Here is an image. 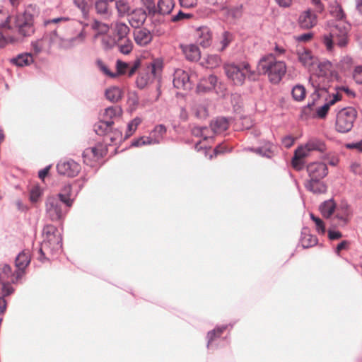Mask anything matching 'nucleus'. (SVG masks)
Segmentation results:
<instances>
[{"instance_id":"f257e3e1","label":"nucleus","mask_w":362,"mask_h":362,"mask_svg":"<svg viewBox=\"0 0 362 362\" xmlns=\"http://www.w3.org/2000/svg\"><path fill=\"white\" fill-rule=\"evenodd\" d=\"M62 238L58 229L53 225H47L42 230V241L39 250V259H48L46 255H53L62 249Z\"/></svg>"},{"instance_id":"f03ea898","label":"nucleus","mask_w":362,"mask_h":362,"mask_svg":"<svg viewBox=\"0 0 362 362\" xmlns=\"http://www.w3.org/2000/svg\"><path fill=\"white\" fill-rule=\"evenodd\" d=\"M257 69L260 73L267 74L269 80L273 83H278L286 72L285 62L277 60L272 54L262 57Z\"/></svg>"},{"instance_id":"7ed1b4c3","label":"nucleus","mask_w":362,"mask_h":362,"mask_svg":"<svg viewBox=\"0 0 362 362\" xmlns=\"http://www.w3.org/2000/svg\"><path fill=\"white\" fill-rule=\"evenodd\" d=\"M21 252L16 258L15 265L17 270L14 274H11V267L8 264L0 265V284H2V293L4 296H8L13 292V288L9 283L16 284L21 278L23 274V260L21 259Z\"/></svg>"},{"instance_id":"20e7f679","label":"nucleus","mask_w":362,"mask_h":362,"mask_svg":"<svg viewBox=\"0 0 362 362\" xmlns=\"http://www.w3.org/2000/svg\"><path fill=\"white\" fill-rule=\"evenodd\" d=\"M72 203V199L62 194L49 197L45 204L47 216L52 221H59L65 216Z\"/></svg>"},{"instance_id":"39448f33","label":"nucleus","mask_w":362,"mask_h":362,"mask_svg":"<svg viewBox=\"0 0 362 362\" xmlns=\"http://www.w3.org/2000/svg\"><path fill=\"white\" fill-rule=\"evenodd\" d=\"M332 64L329 61L319 63L317 73L310 78V83L314 88L313 97L319 98L327 93L329 76L332 72Z\"/></svg>"},{"instance_id":"423d86ee","label":"nucleus","mask_w":362,"mask_h":362,"mask_svg":"<svg viewBox=\"0 0 362 362\" xmlns=\"http://www.w3.org/2000/svg\"><path fill=\"white\" fill-rule=\"evenodd\" d=\"M223 69L228 78L236 86L243 85L246 78L255 80L257 76L255 73L251 70L247 62H242L238 64H226Z\"/></svg>"},{"instance_id":"0eeeda50","label":"nucleus","mask_w":362,"mask_h":362,"mask_svg":"<svg viewBox=\"0 0 362 362\" xmlns=\"http://www.w3.org/2000/svg\"><path fill=\"white\" fill-rule=\"evenodd\" d=\"M329 34L324 37V44L327 49L331 51L333 48L334 42L338 46L343 47L348 42V31L349 25L346 21H340L337 23L329 26Z\"/></svg>"},{"instance_id":"6e6552de","label":"nucleus","mask_w":362,"mask_h":362,"mask_svg":"<svg viewBox=\"0 0 362 362\" xmlns=\"http://www.w3.org/2000/svg\"><path fill=\"white\" fill-rule=\"evenodd\" d=\"M357 117V111L354 107H347L341 109L336 116L335 128L340 133H346L351 130Z\"/></svg>"},{"instance_id":"1a4fd4ad","label":"nucleus","mask_w":362,"mask_h":362,"mask_svg":"<svg viewBox=\"0 0 362 362\" xmlns=\"http://www.w3.org/2000/svg\"><path fill=\"white\" fill-rule=\"evenodd\" d=\"M166 133V128L163 124L157 125L150 132L148 136H141L132 141V146L139 147L144 145H152L159 144Z\"/></svg>"},{"instance_id":"9d476101","label":"nucleus","mask_w":362,"mask_h":362,"mask_svg":"<svg viewBox=\"0 0 362 362\" xmlns=\"http://www.w3.org/2000/svg\"><path fill=\"white\" fill-rule=\"evenodd\" d=\"M192 76H189L185 71L178 69L175 71L173 78L174 87L177 89L189 90L192 88Z\"/></svg>"},{"instance_id":"9b49d317","label":"nucleus","mask_w":362,"mask_h":362,"mask_svg":"<svg viewBox=\"0 0 362 362\" xmlns=\"http://www.w3.org/2000/svg\"><path fill=\"white\" fill-rule=\"evenodd\" d=\"M57 172L60 175L73 177L76 176L81 170L80 165L74 160H61L57 165Z\"/></svg>"},{"instance_id":"f8f14e48","label":"nucleus","mask_w":362,"mask_h":362,"mask_svg":"<svg viewBox=\"0 0 362 362\" xmlns=\"http://www.w3.org/2000/svg\"><path fill=\"white\" fill-rule=\"evenodd\" d=\"M175 6V3L173 0H159L157 3V5L149 2L147 5V9L149 13L153 15L160 14V15H166L169 14L173 7Z\"/></svg>"},{"instance_id":"ddd939ff","label":"nucleus","mask_w":362,"mask_h":362,"mask_svg":"<svg viewBox=\"0 0 362 362\" xmlns=\"http://www.w3.org/2000/svg\"><path fill=\"white\" fill-rule=\"evenodd\" d=\"M38 9L35 5H29L24 11V36L34 33V18L37 16Z\"/></svg>"},{"instance_id":"4468645a","label":"nucleus","mask_w":362,"mask_h":362,"mask_svg":"<svg viewBox=\"0 0 362 362\" xmlns=\"http://www.w3.org/2000/svg\"><path fill=\"white\" fill-rule=\"evenodd\" d=\"M309 179H323L328 173L326 164L321 162L311 163L307 166Z\"/></svg>"},{"instance_id":"2eb2a0df","label":"nucleus","mask_w":362,"mask_h":362,"mask_svg":"<svg viewBox=\"0 0 362 362\" xmlns=\"http://www.w3.org/2000/svg\"><path fill=\"white\" fill-rule=\"evenodd\" d=\"M140 65L141 60L139 59L134 61L133 63H127L118 59L116 62L117 72L115 74H117V76L127 74L129 76H132Z\"/></svg>"},{"instance_id":"dca6fc26","label":"nucleus","mask_w":362,"mask_h":362,"mask_svg":"<svg viewBox=\"0 0 362 362\" xmlns=\"http://www.w3.org/2000/svg\"><path fill=\"white\" fill-rule=\"evenodd\" d=\"M86 32L82 30L76 37L69 39H60L59 46L63 49H71L84 42Z\"/></svg>"},{"instance_id":"f3484780","label":"nucleus","mask_w":362,"mask_h":362,"mask_svg":"<svg viewBox=\"0 0 362 362\" xmlns=\"http://www.w3.org/2000/svg\"><path fill=\"white\" fill-rule=\"evenodd\" d=\"M317 16L310 10L303 11L299 16L298 23L303 28L309 29L317 24Z\"/></svg>"},{"instance_id":"a211bd4d","label":"nucleus","mask_w":362,"mask_h":362,"mask_svg":"<svg viewBox=\"0 0 362 362\" xmlns=\"http://www.w3.org/2000/svg\"><path fill=\"white\" fill-rule=\"evenodd\" d=\"M217 77L214 75H210L208 77L202 78L197 86V92L204 93L213 90L217 83Z\"/></svg>"},{"instance_id":"6ab92c4d","label":"nucleus","mask_w":362,"mask_h":362,"mask_svg":"<svg viewBox=\"0 0 362 362\" xmlns=\"http://www.w3.org/2000/svg\"><path fill=\"white\" fill-rule=\"evenodd\" d=\"M134 38L136 43L140 46H145L152 40V35L146 28H139L134 32Z\"/></svg>"},{"instance_id":"aec40b11","label":"nucleus","mask_w":362,"mask_h":362,"mask_svg":"<svg viewBox=\"0 0 362 362\" xmlns=\"http://www.w3.org/2000/svg\"><path fill=\"white\" fill-rule=\"evenodd\" d=\"M197 42L203 47H208L211 43V33L207 27H202L197 30Z\"/></svg>"},{"instance_id":"412c9836","label":"nucleus","mask_w":362,"mask_h":362,"mask_svg":"<svg viewBox=\"0 0 362 362\" xmlns=\"http://www.w3.org/2000/svg\"><path fill=\"white\" fill-rule=\"evenodd\" d=\"M298 61L305 67H309L315 63L316 59L309 49L299 48L297 50Z\"/></svg>"},{"instance_id":"4be33fe9","label":"nucleus","mask_w":362,"mask_h":362,"mask_svg":"<svg viewBox=\"0 0 362 362\" xmlns=\"http://www.w3.org/2000/svg\"><path fill=\"white\" fill-rule=\"evenodd\" d=\"M322 179H309L305 183V188L315 194L326 192L327 186L321 182Z\"/></svg>"},{"instance_id":"5701e85b","label":"nucleus","mask_w":362,"mask_h":362,"mask_svg":"<svg viewBox=\"0 0 362 362\" xmlns=\"http://www.w3.org/2000/svg\"><path fill=\"white\" fill-rule=\"evenodd\" d=\"M211 134H221L228 128V121L225 117H218L210 124Z\"/></svg>"},{"instance_id":"b1692460","label":"nucleus","mask_w":362,"mask_h":362,"mask_svg":"<svg viewBox=\"0 0 362 362\" xmlns=\"http://www.w3.org/2000/svg\"><path fill=\"white\" fill-rule=\"evenodd\" d=\"M329 12L330 14L336 18V21L329 23V26L332 25L333 23L335 24L340 21H345L344 20L345 18V14L341 8V6L336 1L330 4Z\"/></svg>"},{"instance_id":"393cba45","label":"nucleus","mask_w":362,"mask_h":362,"mask_svg":"<svg viewBox=\"0 0 362 362\" xmlns=\"http://www.w3.org/2000/svg\"><path fill=\"white\" fill-rule=\"evenodd\" d=\"M182 51L187 60L195 62L200 59L201 53L199 47L194 45H188L182 48Z\"/></svg>"},{"instance_id":"a878e982","label":"nucleus","mask_w":362,"mask_h":362,"mask_svg":"<svg viewBox=\"0 0 362 362\" xmlns=\"http://www.w3.org/2000/svg\"><path fill=\"white\" fill-rule=\"evenodd\" d=\"M319 209L324 218H329L336 210V204L333 199H329L322 202L320 205Z\"/></svg>"},{"instance_id":"bb28decb","label":"nucleus","mask_w":362,"mask_h":362,"mask_svg":"<svg viewBox=\"0 0 362 362\" xmlns=\"http://www.w3.org/2000/svg\"><path fill=\"white\" fill-rule=\"evenodd\" d=\"M275 146L271 142H267L261 147L257 148H250V151L268 158H272L274 155Z\"/></svg>"},{"instance_id":"cd10ccee","label":"nucleus","mask_w":362,"mask_h":362,"mask_svg":"<svg viewBox=\"0 0 362 362\" xmlns=\"http://www.w3.org/2000/svg\"><path fill=\"white\" fill-rule=\"evenodd\" d=\"M339 95L338 93L334 94L332 98L327 100L322 106L318 107L316 110V115L319 118H325L330 108L337 101L339 100Z\"/></svg>"},{"instance_id":"c85d7f7f","label":"nucleus","mask_w":362,"mask_h":362,"mask_svg":"<svg viewBox=\"0 0 362 362\" xmlns=\"http://www.w3.org/2000/svg\"><path fill=\"white\" fill-rule=\"evenodd\" d=\"M108 1L98 0L95 4V8L98 14L103 16L105 19H108L112 15L111 11L108 8Z\"/></svg>"},{"instance_id":"c756f323","label":"nucleus","mask_w":362,"mask_h":362,"mask_svg":"<svg viewBox=\"0 0 362 362\" xmlns=\"http://www.w3.org/2000/svg\"><path fill=\"white\" fill-rule=\"evenodd\" d=\"M113 123V121L101 119L100 121L95 124L94 130L98 135H106L107 137Z\"/></svg>"},{"instance_id":"7c9ffc66","label":"nucleus","mask_w":362,"mask_h":362,"mask_svg":"<svg viewBox=\"0 0 362 362\" xmlns=\"http://www.w3.org/2000/svg\"><path fill=\"white\" fill-rule=\"evenodd\" d=\"M119 51L124 54H129L133 49V44L129 38L117 39L115 42Z\"/></svg>"},{"instance_id":"2f4dec72","label":"nucleus","mask_w":362,"mask_h":362,"mask_svg":"<svg viewBox=\"0 0 362 362\" xmlns=\"http://www.w3.org/2000/svg\"><path fill=\"white\" fill-rule=\"evenodd\" d=\"M122 110L119 107H109L106 108L102 115V119L112 121L113 119L119 117Z\"/></svg>"},{"instance_id":"473e14b6","label":"nucleus","mask_w":362,"mask_h":362,"mask_svg":"<svg viewBox=\"0 0 362 362\" xmlns=\"http://www.w3.org/2000/svg\"><path fill=\"white\" fill-rule=\"evenodd\" d=\"M105 96L110 102L117 103L122 98V92L119 87L112 86L106 90Z\"/></svg>"},{"instance_id":"72a5a7b5","label":"nucleus","mask_w":362,"mask_h":362,"mask_svg":"<svg viewBox=\"0 0 362 362\" xmlns=\"http://www.w3.org/2000/svg\"><path fill=\"white\" fill-rule=\"evenodd\" d=\"M115 7L119 16L129 15L132 12L131 6L126 0H118L115 2Z\"/></svg>"},{"instance_id":"f704fd0d","label":"nucleus","mask_w":362,"mask_h":362,"mask_svg":"<svg viewBox=\"0 0 362 362\" xmlns=\"http://www.w3.org/2000/svg\"><path fill=\"white\" fill-rule=\"evenodd\" d=\"M9 28L11 29L16 28L19 33L23 30V16L21 15L11 16L7 18Z\"/></svg>"},{"instance_id":"c9c22d12","label":"nucleus","mask_w":362,"mask_h":362,"mask_svg":"<svg viewBox=\"0 0 362 362\" xmlns=\"http://www.w3.org/2000/svg\"><path fill=\"white\" fill-rule=\"evenodd\" d=\"M317 243V239L315 236L306 233L305 229L302 232L301 244L304 248H308L315 245Z\"/></svg>"},{"instance_id":"e433bc0d","label":"nucleus","mask_w":362,"mask_h":362,"mask_svg":"<svg viewBox=\"0 0 362 362\" xmlns=\"http://www.w3.org/2000/svg\"><path fill=\"white\" fill-rule=\"evenodd\" d=\"M192 134L195 136L202 137L204 140L212 138V134L206 127H194L192 128Z\"/></svg>"},{"instance_id":"4c0bfd02","label":"nucleus","mask_w":362,"mask_h":362,"mask_svg":"<svg viewBox=\"0 0 362 362\" xmlns=\"http://www.w3.org/2000/svg\"><path fill=\"white\" fill-rule=\"evenodd\" d=\"M306 148H308V151H317L322 152L325 149V144L317 139H310L306 144Z\"/></svg>"},{"instance_id":"58836bf2","label":"nucleus","mask_w":362,"mask_h":362,"mask_svg":"<svg viewBox=\"0 0 362 362\" xmlns=\"http://www.w3.org/2000/svg\"><path fill=\"white\" fill-rule=\"evenodd\" d=\"M202 64L208 69H214L221 64V58L217 54L208 55Z\"/></svg>"},{"instance_id":"ea45409f","label":"nucleus","mask_w":362,"mask_h":362,"mask_svg":"<svg viewBox=\"0 0 362 362\" xmlns=\"http://www.w3.org/2000/svg\"><path fill=\"white\" fill-rule=\"evenodd\" d=\"M115 33L117 39L126 38L129 33V28L123 23H117L115 24Z\"/></svg>"},{"instance_id":"a19ab883","label":"nucleus","mask_w":362,"mask_h":362,"mask_svg":"<svg viewBox=\"0 0 362 362\" xmlns=\"http://www.w3.org/2000/svg\"><path fill=\"white\" fill-rule=\"evenodd\" d=\"M91 27L98 33L95 35V37H97L98 35H104L107 33L110 30V26L107 24L100 22L98 21H94Z\"/></svg>"},{"instance_id":"79ce46f5","label":"nucleus","mask_w":362,"mask_h":362,"mask_svg":"<svg viewBox=\"0 0 362 362\" xmlns=\"http://www.w3.org/2000/svg\"><path fill=\"white\" fill-rule=\"evenodd\" d=\"M192 110L195 116L199 119L206 118L208 115L206 107L202 103H195Z\"/></svg>"},{"instance_id":"37998d69","label":"nucleus","mask_w":362,"mask_h":362,"mask_svg":"<svg viewBox=\"0 0 362 362\" xmlns=\"http://www.w3.org/2000/svg\"><path fill=\"white\" fill-rule=\"evenodd\" d=\"M292 95L297 101L303 100L305 96V88L301 85H296L292 89Z\"/></svg>"},{"instance_id":"c03bdc74","label":"nucleus","mask_w":362,"mask_h":362,"mask_svg":"<svg viewBox=\"0 0 362 362\" xmlns=\"http://www.w3.org/2000/svg\"><path fill=\"white\" fill-rule=\"evenodd\" d=\"M141 122V119L139 117H136L133 120H132L127 125V130L124 139H126L130 136H132L135 132Z\"/></svg>"},{"instance_id":"a18cd8bd","label":"nucleus","mask_w":362,"mask_h":362,"mask_svg":"<svg viewBox=\"0 0 362 362\" xmlns=\"http://www.w3.org/2000/svg\"><path fill=\"white\" fill-rule=\"evenodd\" d=\"M93 152V150L88 148L85 149L83 153V162L88 165L93 166L95 163L97 162V160L94 158V153Z\"/></svg>"},{"instance_id":"49530a36","label":"nucleus","mask_w":362,"mask_h":362,"mask_svg":"<svg viewBox=\"0 0 362 362\" xmlns=\"http://www.w3.org/2000/svg\"><path fill=\"white\" fill-rule=\"evenodd\" d=\"M310 218L315 223L316 230L318 233L324 235L325 233L326 229L324 222L322 219L318 217H316L313 214H310Z\"/></svg>"},{"instance_id":"de8ad7c7","label":"nucleus","mask_w":362,"mask_h":362,"mask_svg":"<svg viewBox=\"0 0 362 362\" xmlns=\"http://www.w3.org/2000/svg\"><path fill=\"white\" fill-rule=\"evenodd\" d=\"M95 63L98 68L106 76H108L112 78L117 76V74H115L110 71L106 64L101 59H97Z\"/></svg>"},{"instance_id":"09e8293b","label":"nucleus","mask_w":362,"mask_h":362,"mask_svg":"<svg viewBox=\"0 0 362 362\" xmlns=\"http://www.w3.org/2000/svg\"><path fill=\"white\" fill-rule=\"evenodd\" d=\"M151 79V76L148 73L141 74L136 78V83L137 86L142 89L145 88Z\"/></svg>"},{"instance_id":"8fccbe9b","label":"nucleus","mask_w":362,"mask_h":362,"mask_svg":"<svg viewBox=\"0 0 362 362\" xmlns=\"http://www.w3.org/2000/svg\"><path fill=\"white\" fill-rule=\"evenodd\" d=\"M233 37L232 33L224 31L222 34L221 39V44L222 45L221 50L225 49L229 44L232 42Z\"/></svg>"},{"instance_id":"3c124183","label":"nucleus","mask_w":362,"mask_h":362,"mask_svg":"<svg viewBox=\"0 0 362 362\" xmlns=\"http://www.w3.org/2000/svg\"><path fill=\"white\" fill-rule=\"evenodd\" d=\"M107 139H109L112 143L120 142L122 141V134L119 130L115 129L109 132Z\"/></svg>"},{"instance_id":"603ef678","label":"nucleus","mask_w":362,"mask_h":362,"mask_svg":"<svg viewBox=\"0 0 362 362\" xmlns=\"http://www.w3.org/2000/svg\"><path fill=\"white\" fill-rule=\"evenodd\" d=\"M89 148L90 150H93V153H94V158L97 160V161L104 156L106 151L104 146L100 144Z\"/></svg>"},{"instance_id":"864d4df0","label":"nucleus","mask_w":362,"mask_h":362,"mask_svg":"<svg viewBox=\"0 0 362 362\" xmlns=\"http://www.w3.org/2000/svg\"><path fill=\"white\" fill-rule=\"evenodd\" d=\"M42 194L41 189L39 186H34L30 192V200L31 202H37Z\"/></svg>"},{"instance_id":"5fc2aeb1","label":"nucleus","mask_w":362,"mask_h":362,"mask_svg":"<svg viewBox=\"0 0 362 362\" xmlns=\"http://www.w3.org/2000/svg\"><path fill=\"white\" fill-rule=\"evenodd\" d=\"M226 329V326H223L221 327H218L216 329H214V330L209 332L207 334V337L209 339L207 346H209L210 343L213 340L214 337L218 333V335L220 336L223 332Z\"/></svg>"},{"instance_id":"6e6d98bb","label":"nucleus","mask_w":362,"mask_h":362,"mask_svg":"<svg viewBox=\"0 0 362 362\" xmlns=\"http://www.w3.org/2000/svg\"><path fill=\"white\" fill-rule=\"evenodd\" d=\"M353 78L356 83L362 84V65L355 67L353 71Z\"/></svg>"},{"instance_id":"4d7b16f0","label":"nucleus","mask_w":362,"mask_h":362,"mask_svg":"<svg viewBox=\"0 0 362 362\" xmlns=\"http://www.w3.org/2000/svg\"><path fill=\"white\" fill-rule=\"evenodd\" d=\"M161 65L160 62L158 61H153V62L150 63L147 66L148 71H150L151 75L153 76H155L156 74V71L158 69H160Z\"/></svg>"},{"instance_id":"13d9d810","label":"nucleus","mask_w":362,"mask_h":362,"mask_svg":"<svg viewBox=\"0 0 362 362\" xmlns=\"http://www.w3.org/2000/svg\"><path fill=\"white\" fill-rule=\"evenodd\" d=\"M309 153H310V151H308V148H306V145L305 144L304 146H301L298 147L295 151L294 156H296L300 158H303L308 156Z\"/></svg>"},{"instance_id":"bf43d9fd","label":"nucleus","mask_w":362,"mask_h":362,"mask_svg":"<svg viewBox=\"0 0 362 362\" xmlns=\"http://www.w3.org/2000/svg\"><path fill=\"white\" fill-rule=\"evenodd\" d=\"M192 16V14L189 13H185L182 11H179L177 14L173 16L172 17V21L173 22H177L180 21H182L184 19H188Z\"/></svg>"},{"instance_id":"052dcab7","label":"nucleus","mask_w":362,"mask_h":362,"mask_svg":"<svg viewBox=\"0 0 362 362\" xmlns=\"http://www.w3.org/2000/svg\"><path fill=\"white\" fill-rule=\"evenodd\" d=\"M303 165L304 163L303 161V158H300L296 156H293L292 159V165L296 170H300L303 168Z\"/></svg>"},{"instance_id":"680f3d73","label":"nucleus","mask_w":362,"mask_h":362,"mask_svg":"<svg viewBox=\"0 0 362 362\" xmlns=\"http://www.w3.org/2000/svg\"><path fill=\"white\" fill-rule=\"evenodd\" d=\"M313 37V34L312 33H307L302 35H299L295 36V40L298 42H308Z\"/></svg>"},{"instance_id":"e2e57ef3","label":"nucleus","mask_w":362,"mask_h":362,"mask_svg":"<svg viewBox=\"0 0 362 362\" xmlns=\"http://www.w3.org/2000/svg\"><path fill=\"white\" fill-rule=\"evenodd\" d=\"M74 3L75 6H77L83 13H87L88 5L86 0H74Z\"/></svg>"},{"instance_id":"0e129e2a","label":"nucleus","mask_w":362,"mask_h":362,"mask_svg":"<svg viewBox=\"0 0 362 362\" xmlns=\"http://www.w3.org/2000/svg\"><path fill=\"white\" fill-rule=\"evenodd\" d=\"M335 217L340 221L343 225H345L348 221V212L346 210L343 211L342 213H339L337 211V213Z\"/></svg>"},{"instance_id":"69168bd1","label":"nucleus","mask_w":362,"mask_h":362,"mask_svg":"<svg viewBox=\"0 0 362 362\" xmlns=\"http://www.w3.org/2000/svg\"><path fill=\"white\" fill-rule=\"evenodd\" d=\"M341 237H342V234L339 231L332 230H328V238L332 240H338V239L341 238Z\"/></svg>"},{"instance_id":"338daca9","label":"nucleus","mask_w":362,"mask_h":362,"mask_svg":"<svg viewBox=\"0 0 362 362\" xmlns=\"http://www.w3.org/2000/svg\"><path fill=\"white\" fill-rule=\"evenodd\" d=\"M181 6L191 8L196 5L197 0H179Z\"/></svg>"},{"instance_id":"774afa93","label":"nucleus","mask_w":362,"mask_h":362,"mask_svg":"<svg viewBox=\"0 0 362 362\" xmlns=\"http://www.w3.org/2000/svg\"><path fill=\"white\" fill-rule=\"evenodd\" d=\"M349 245V241L347 240H343L342 242H341L337 247L336 248V253L337 255H339V252L341 250H346L348 249V246Z\"/></svg>"}]
</instances>
